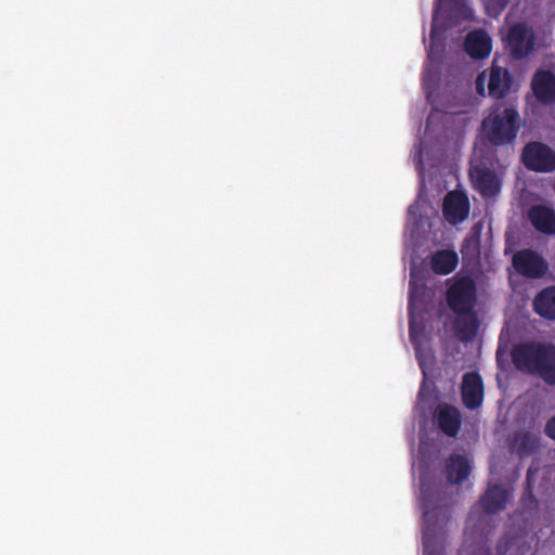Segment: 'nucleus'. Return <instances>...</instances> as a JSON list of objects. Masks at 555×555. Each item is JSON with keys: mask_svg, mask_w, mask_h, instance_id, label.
<instances>
[{"mask_svg": "<svg viewBox=\"0 0 555 555\" xmlns=\"http://www.w3.org/2000/svg\"><path fill=\"white\" fill-rule=\"evenodd\" d=\"M446 300L454 313L470 312L477 302L475 281L468 275L455 278L447 289Z\"/></svg>", "mask_w": 555, "mask_h": 555, "instance_id": "7ed1b4c3", "label": "nucleus"}, {"mask_svg": "<svg viewBox=\"0 0 555 555\" xmlns=\"http://www.w3.org/2000/svg\"><path fill=\"white\" fill-rule=\"evenodd\" d=\"M475 189L485 198L494 197L501 191V180L494 170L487 167H476L472 173Z\"/></svg>", "mask_w": 555, "mask_h": 555, "instance_id": "ddd939ff", "label": "nucleus"}, {"mask_svg": "<svg viewBox=\"0 0 555 555\" xmlns=\"http://www.w3.org/2000/svg\"><path fill=\"white\" fill-rule=\"evenodd\" d=\"M531 89L537 101L544 105H555V74L539 68L531 79Z\"/></svg>", "mask_w": 555, "mask_h": 555, "instance_id": "1a4fd4ad", "label": "nucleus"}, {"mask_svg": "<svg viewBox=\"0 0 555 555\" xmlns=\"http://www.w3.org/2000/svg\"><path fill=\"white\" fill-rule=\"evenodd\" d=\"M488 94L495 100L504 99L514 85V78L506 66H501L499 60L494 57L491 66L488 68Z\"/></svg>", "mask_w": 555, "mask_h": 555, "instance_id": "6e6552de", "label": "nucleus"}, {"mask_svg": "<svg viewBox=\"0 0 555 555\" xmlns=\"http://www.w3.org/2000/svg\"><path fill=\"white\" fill-rule=\"evenodd\" d=\"M470 203L463 191H450L443 198L442 214L444 219L452 225L465 221L469 216Z\"/></svg>", "mask_w": 555, "mask_h": 555, "instance_id": "0eeeda50", "label": "nucleus"}, {"mask_svg": "<svg viewBox=\"0 0 555 555\" xmlns=\"http://www.w3.org/2000/svg\"><path fill=\"white\" fill-rule=\"evenodd\" d=\"M434 418L438 428L448 437H456L462 427V414L460 410L449 403H440L434 412Z\"/></svg>", "mask_w": 555, "mask_h": 555, "instance_id": "9b49d317", "label": "nucleus"}, {"mask_svg": "<svg viewBox=\"0 0 555 555\" xmlns=\"http://www.w3.org/2000/svg\"><path fill=\"white\" fill-rule=\"evenodd\" d=\"M515 442H516L517 453L520 456H525V455H529V454L533 453L539 447L538 438H535L534 436H532L530 434H524V435L517 437Z\"/></svg>", "mask_w": 555, "mask_h": 555, "instance_id": "5701e85b", "label": "nucleus"}, {"mask_svg": "<svg viewBox=\"0 0 555 555\" xmlns=\"http://www.w3.org/2000/svg\"><path fill=\"white\" fill-rule=\"evenodd\" d=\"M544 433L545 435L555 440V415L552 416L545 424V428H544Z\"/></svg>", "mask_w": 555, "mask_h": 555, "instance_id": "393cba45", "label": "nucleus"}, {"mask_svg": "<svg viewBox=\"0 0 555 555\" xmlns=\"http://www.w3.org/2000/svg\"><path fill=\"white\" fill-rule=\"evenodd\" d=\"M420 490H421L422 507L424 511V521L426 524H428L430 520L431 514H433L435 501H434V494H433L431 488L429 485H427V482L423 476L421 477V489Z\"/></svg>", "mask_w": 555, "mask_h": 555, "instance_id": "4be33fe9", "label": "nucleus"}, {"mask_svg": "<svg viewBox=\"0 0 555 555\" xmlns=\"http://www.w3.org/2000/svg\"><path fill=\"white\" fill-rule=\"evenodd\" d=\"M491 39L483 30L469 33L465 39V51L475 60H483L491 53Z\"/></svg>", "mask_w": 555, "mask_h": 555, "instance_id": "f3484780", "label": "nucleus"}, {"mask_svg": "<svg viewBox=\"0 0 555 555\" xmlns=\"http://www.w3.org/2000/svg\"><path fill=\"white\" fill-rule=\"evenodd\" d=\"M520 158L522 165L530 171L540 173L555 171V151L543 142L527 143Z\"/></svg>", "mask_w": 555, "mask_h": 555, "instance_id": "20e7f679", "label": "nucleus"}, {"mask_svg": "<svg viewBox=\"0 0 555 555\" xmlns=\"http://www.w3.org/2000/svg\"><path fill=\"white\" fill-rule=\"evenodd\" d=\"M426 535H427V532L425 531V532H424V537H426ZM425 539H426V538H424V544L426 545V541H425Z\"/></svg>", "mask_w": 555, "mask_h": 555, "instance_id": "a878e982", "label": "nucleus"}, {"mask_svg": "<svg viewBox=\"0 0 555 555\" xmlns=\"http://www.w3.org/2000/svg\"><path fill=\"white\" fill-rule=\"evenodd\" d=\"M429 263L436 274L448 275L456 269L459 256L452 249H439L433 253Z\"/></svg>", "mask_w": 555, "mask_h": 555, "instance_id": "a211bd4d", "label": "nucleus"}, {"mask_svg": "<svg viewBox=\"0 0 555 555\" xmlns=\"http://www.w3.org/2000/svg\"><path fill=\"white\" fill-rule=\"evenodd\" d=\"M531 224L541 233L555 234V210L544 205H534L528 211Z\"/></svg>", "mask_w": 555, "mask_h": 555, "instance_id": "2eb2a0df", "label": "nucleus"}, {"mask_svg": "<svg viewBox=\"0 0 555 555\" xmlns=\"http://www.w3.org/2000/svg\"><path fill=\"white\" fill-rule=\"evenodd\" d=\"M472 466L466 456L452 454L446 463V477L451 485H461L470 474Z\"/></svg>", "mask_w": 555, "mask_h": 555, "instance_id": "dca6fc26", "label": "nucleus"}, {"mask_svg": "<svg viewBox=\"0 0 555 555\" xmlns=\"http://www.w3.org/2000/svg\"><path fill=\"white\" fill-rule=\"evenodd\" d=\"M512 264L517 273L529 279H541L548 270V264L542 255L530 248L516 251Z\"/></svg>", "mask_w": 555, "mask_h": 555, "instance_id": "423d86ee", "label": "nucleus"}, {"mask_svg": "<svg viewBox=\"0 0 555 555\" xmlns=\"http://www.w3.org/2000/svg\"><path fill=\"white\" fill-rule=\"evenodd\" d=\"M409 334L418 364L423 367L426 352L424 312H420L417 310L409 311Z\"/></svg>", "mask_w": 555, "mask_h": 555, "instance_id": "f8f14e48", "label": "nucleus"}, {"mask_svg": "<svg viewBox=\"0 0 555 555\" xmlns=\"http://www.w3.org/2000/svg\"><path fill=\"white\" fill-rule=\"evenodd\" d=\"M511 358L514 366L555 386V345L543 341H525L513 346Z\"/></svg>", "mask_w": 555, "mask_h": 555, "instance_id": "f257e3e1", "label": "nucleus"}, {"mask_svg": "<svg viewBox=\"0 0 555 555\" xmlns=\"http://www.w3.org/2000/svg\"><path fill=\"white\" fill-rule=\"evenodd\" d=\"M430 298L429 289L423 283H417L415 281H410V291H409V311H420L425 312L426 305Z\"/></svg>", "mask_w": 555, "mask_h": 555, "instance_id": "412c9836", "label": "nucleus"}, {"mask_svg": "<svg viewBox=\"0 0 555 555\" xmlns=\"http://www.w3.org/2000/svg\"><path fill=\"white\" fill-rule=\"evenodd\" d=\"M535 36L531 27L525 23L513 25L506 36V48L515 60H522L534 49Z\"/></svg>", "mask_w": 555, "mask_h": 555, "instance_id": "39448f33", "label": "nucleus"}, {"mask_svg": "<svg viewBox=\"0 0 555 555\" xmlns=\"http://www.w3.org/2000/svg\"><path fill=\"white\" fill-rule=\"evenodd\" d=\"M488 139L494 145L511 144L520 129V117L513 106L494 109L482 122Z\"/></svg>", "mask_w": 555, "mask_h": 555, "instance_id": "f03ea898", "label": "nucleus"}, {"mask_svg": "<svg viewBox=\"0 0 555 555\" xmlns=\"http://www.w3.org/2000/svg\"><path fill=\"white\" fill-rule=\"evenodd\" d=\"M455 315L454 328L459 339L462 341L473 340L479 326L475 309L467 313H455Z\"/></svg>", "mask_w": 555, "mask_h": 555, "instance_id": "aec40b11", "label": "nucleus"}, {"mask_svg": "<svg viewBox=\"0 0 555 555\" xmlns=\"http://www.w3.org/2000/svg\"><path fill=\"white\" fill-rule=\"evenodd\" d=\"M533 310L541 318L555 321V285L547 286L537 294Z\"/></svg>", "mask_w": 555, "mask_h": 555, "instance_id": "6ab92c4d", "label": "nucleus"}, {"mask_svg": "<svg viewBox=\"0 0 555 555\" xmlns=\"http://www.w3.org/2000/svg\"><path fill=\"white\" fill-rule=\"evenodd\" d=\"M511 498V492L501 485L489 486L486 493L480 498L479 504L487 514H496L505 509Z\"/></svg>", "mask_w": 555, "mask_h": 555, "instance_id": "4468645a", "label": "nucleus"}, {"mask_svg": "<svg viewBox=\"0 0 555 555\" xmlns=\"http://www.w3.org/2000/svg\"><path fill=\"white\" fill-rule=\"evenodd\" d=\"M483 382L478 372H468L463 375L461 397L468 410H476L483 402Z\"/></svg>", "mask_w": 555, "mask_h": 555, "instance_id": "9d476101", "label": "nucleus"}, {"mask_svg": "<svg viewBox=\"0 0 555 555\" xmlns=\"http://www.w3.org/2000/svg\"><path fill=\"white\" fill-rule=\"evenodd\" d=\"M486 74L487 72H482L480 73L478 76H477V79H476V90L478 92V94L480 95H485V92H486V89H485V85H486Z\"/></svg>", "mask_w": 555, "mask_h": 555, "instance_id": "b1692460", "label": "nucleus"}]
</instances>
